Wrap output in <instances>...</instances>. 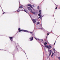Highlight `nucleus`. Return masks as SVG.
<instances>
[{"label": "nucleus", "mask_w": 60, "mask_h": 60, "mask_svg": "<svg viewBox=\"0 0 60 60\" xmlns=\"http://www.w3.org/2000/svg\"><path fill=\"white\" fill-rule=\"evenodd\" d=\"M35 38L36 39V40H37V39L36 38Z\"/></svg>", "instance_id": "nucleus-28"}, {"label": "nucleus", "mask_w": 60, "mask_h": 60, "mask_svg": "<svg viewBox=\"0 0 60 60\" xmlns=\"http://www.w3.org/2000/svg\"><path fill=\"white\" fill-rule=\"evenodd\" d=\"M51 53H49V56H50V55H51Z\"/></svg>", "instance_id": "nucleus-14"}, {"label": "nucleus", "mask_w": 60, "mask_h": 60, "mask_svg": "<svg viewBox=\"0 0 60 60\" xmlns=\"http://www.w3.org/2000/svg\"><path fill=\"white\" fill-rule=\"evenodd\" d=\"M37 20V19H33L32 20V21L34 23H35L36 21Z\"/></svg>", "instance_id": "nucleus-3"}, {"label": "nucleus", "mask_w": 60, "mask_h": 60, "mask_svg": "<svg viewBox=\"0 0 60 60\" xmlns=\"http://www.w3.org/2000/svg\"><path fill=\"white\" fill-rule=\"evenodd\" d=\"M56 42H55L54 43V45H55V43Z\"/></svg>", "instance_id": "nucleus-29"}, {"label": "nucleus", "mask_w": 60, "mask_h": 60, "mask_svg": "<svg viewBox=\"0 0 60 60\" xmlns=\"http://www.w3.org/2000/svg\"><path fill=\"white\" fill-rule=\"evenodd\" d=\"M27 8H28V10H30L31 13H32L34 14H36V13L34 12H33L32 11V10L31 9V8H30V7H27Z\"/></svg>", "instance_id": "nucleus-1"}, {"label": "nucleus", "mask_w": 60, "mask_h": 60, "mask_svg": "<svg viewBox=\"0 0 60 60\" xmlns=\"http://www.w3.org/2000/svg\"><path fill=\"white\" fill-rule=\"evenodd\" d=\"M54 54V53H52V55L51 56V57H52V56Z\"/></svg>", "instance_id": "nucleus-9"}, {"label": "nucleus", "mask_w": 60, "mask_h": 60, "mask_svg": "<svg viewBox=\"0 0 60 60\" xmlns=\"http://www.w3.org/2000/svg\"><path fill=\"white\" fill-rule=\"evenodd\" d=\"M30 7H31V8H33V7L32 6V5H31V6H30Z\"/></svg>", "instance_id": "nucleus-17"}, {"label": "nucleus", "mask_w": 60, "mask_h": 60, "mask_svg": "<svg viewBox=\"0 0 60 60\" xmlns=\"http://www.w3.org/2000/svg\"><path fill=\"white\" fill-rule=\"evenodd\" d=\"M33 7H34V5H33Z\"/></svg>", "instance_id": "nucleus-25"}, {"label": "nucleus", "mask_w": 60, "mask_h": 60, "mask_svg": "<svg viewBox=\"0 0 60 60\" xmlns=\"http://www.w3.org/2000/svg\"><path fill=\"white\" fill-rule=\"evenodd\" d=\"M20 11V10H17V11L18 12H19V11Z\"/></svg>", "instance_id": "nucleus-13"}, {"label": "nucleus", "mask_w": 60, "mask_h": 60, "mask_svg": "<svg viewBox=\"0 0 60 60\" xmlns=\"http://www.w3.org/2000/svg\"><path fill=\"white\" fill-rule=\"evenodd\" d=\"M40 19H41V15L40 14V17H39Z\"/></svg>", "instance_id": "nucleus-7"}, {"label": "nucleus", "mask_w": 60, "mask_h": 60, "mask_svg": "<svg viewBox=\"0 0 60 60\" xmlns=\"http://www.w3.org/2000/svg\"><path fill=\"white\" fill-rule=\"evenodd\" d=\"M33 32H30V33H31V34H32Z\"/></svg>", "instance_id": "nucleus-27"}, {"label": "nucleus", "mask_w": 60, "mask_h": 60, "mask_svg": "<svg viewBox=\"0 0 60 60\" xmlns=\"http://www.w3.org/2000/svg\"><path fill=\"white\" fill-rule=\"evenodd\" d=\"M41 41H43V39H41Z\"/></svg>", "instance_id": "nucleus-24"}, {"label": "nucleus", "mask_w": 60, "mask_h": 60, "mask_svg": "<svg viewBox=\"0 0 60 60\" xmlns=\"http://www.w3.org/2000/svg\"><path fill=\"white\" fill-rule=\"evenodd\" d=\"M45 47L47 48H48V46H45Z\"/></svg>", "instance_id": "nucleus-21"}, {"label": "nucleus", "mask_w": 60, "mask_h": 60, "mask_svg": "<svg viewBox=\"0 0 60 60\" xmlns=\"http://www.w3.org/2000/svg\"><path fill=\"white\" fill-rule=\"evenodd\" d=\"M40 14H40V13L38 14V16H40Z\"/></svg>", "instance_id": "nucleus-20"}, {"label": "nucleus", "mask_w": 60, "mask_h": 60, "mask_svg": "<svg viewBox=\"0 0 60 60\" xmlns=\"http://www.w3.org/2000/svg\"><path fill=\"white\" fill-rule=\"evenodd\" d=\"M37 8H38V9H39V6H38L37 7Z\"/></svg>", "instance_id": "nucleus-18"}, {"label": "nucleus", "mask_w": 60, "mask_h": 60, "mask_svg": "<svg viewBox=\"0 0 60 60\" xmlns=\"http://www.w3.org/2000/svg\"><path fill=\"white\" fill-rule=\"evenodd\" d=\"M20 29H21L20 28L18 29V30H19V32H20L21 31H24L25 32H29L28 31H27V30H20Z\"/></svg>", "instance_id": "nucleus-2"}, {"label": "nucleus", "mask_w": 60, "mask_h": 60, "mask_svg": "<svg viewBox=\"0 0 60 60\" xmlns=\"http://www.w3.org/2000/svg\"><path fill=\"white\" fill-rule=\"evenodd\" d=\"M48 48L49 49H50L51 48V47L50 45H49L48 46Z\"/></svg>", "instance_id": "nucleus-4"}, {"label": "nucleus", "mask_w": 60, "mask_h": 60, "mask_svg": "<svg viewBox=\"0 0 60 60\" xmlns=\"http://www.w3.org/2000/svg\"><path fill=\"white\" fill-rule=\"evenodd\" d=\"M28 6H29L30 7L31 6V5H30V4H28Z\"/></svg>", "instance_id": "nucleus-10"}, {"label": "nucleus", "mask_w": 60, "mask_h": 60, "mask_svg": "<svg viewBox=\"0 0 60 60\" xmlns=\"http://www.w3.org/2000/svg\"><path fill=\"white\" fill-rule=\"evenodd\" d=\"M54 50V51H55V49H53Z\"/></svg>", "instance_id": "nucleus-31"}, {"label": "nucleus", "mask_w": 60, "mask_h": 60, "mask_svg": "<svg viewBox=\"0 0 60 60\" xmlns=\"http://www.w3.org/2000/svg\"><path fill=\"white\" fill-rule=\"evenodd\" d=\"M4 14V12H3V14Z\"/></svg>", "instance_id": "nucleus-32"}, {"label": "nucleus", "mask_w": 60, "mask_h": 60, "mask_svg": "<svg viewBox=\"0 0 60 60\" xmlns=\"http://www.w3.org/2000/svg\"><path fill=\"white\" fill-rule=\"evenodd\" d=\"M41 10H40L39 12L40 13V15L41 14Z\"/></svg>", "instance_id": "nucleus-11"}, {"label": "nucleus", "mask_w": 60, "mask_h": 60, "mask_svg": "<svg viewBox=\"0 0 60 60\" xmlns=\"http://www.w3.org/2000/svg\"><path fill=\"white\" fill-rule=\"evenodd\" d=\"M40 18V17H38V19H39V18Z\"/></svg>", "instance_id": "nucleus-30"}, {"label": "nucleus", "mask_w": 60, "mask_h": 60, "mask_svg": "<svg viewBox=\"0 0 60 60\" xmlns=\"http://www.w3.org/2000/svg\"><path fill=\"white\" fill-rule=\"evenodd\" d=\"M39 22H37V24L38 25H39Z\"/></svg>", "instance_id": "nucleus-19"}, {"label": "nucleus", "mask_w": 60, "mask_h": 60, "mask_svg": "<svg viewBox=\"0 0 60 60\" xmlns=\"http://www.w3.org/2000/svg\"><path fill=\"white\" fill-rule=\"evenodd\" d=\"M58 58L59 59V60H60V57H58Z\"/></svg>", "instance_id": "nucleus-16"}, {"label": "nucleus", "mask_w": 60, "mask_h": 60, "mask_svg": "<svg viewBox=\"0 0 60 60\" xmlns=\"http://www.w3.org/2000/svg\"><path fill=\"white\" fill-rule=\"evenodd\" d=\"M24 11L25 12H27L26 11V10H24Z\"/></svg>", "instance_id": "nucleus-22"}, {"label": "nucleus", "mask_w": 60, "mask_h": 60, "mask_svg": "<svg viewBox=\"0 0 60 60\" xmlns=\"http://www.w3.org/2000/svg\"><path fill=\"white\" fill-rule=\"evenodd\" d=\"M49 34H48H48H47V35H49Z\"/></svg>", "instance_id": "nucleus-26"}, {"label": "nucleus", "mask_w": 60, "mask_h": 60, "mask_svg": "<svg viewBox=\"0 0 60 60\" xmlns=\"http://www.w3.org/2000/svg\"><path fill=\"white\" fill-rule=\"evenodd\" d=\"M22 8V6H20L19 7V8Z\"/></svg>", "instance_id": "nucleus-15"}, {"label": "nucleus", "mask_w": 60, "mask_h": 60, "mask_svg": "<svg viewBox=\"0 0 60 60\" xmlns=\"http://www.w3.org/2000/svg\"><path fill=\"white\" fill-rule=\"evenodd\" d=\"M49 52L50 53H51L52 52L51 50H50L49 51Z\"/></svg>", "instance_id": "nucleus-8"}, {"label": "nucleus", "mask_w": 60, "mask_h": 60, "mask_svg": "<svg viewBox=\"0 0 60 60\" xmlns=\"http://www.w3.org/2000/svg\"><path fill=\"white\" fill-rule=\"evenodd\" d=\"M10 40L11 41H12L13 40H12V39L13 38V37H10Z\"/></svg>", "instance_id": "nucleus-6"}, {"label": "nucleus", "mask_w": 60, "mask_h": 60, "mask_svg": "<svg viewBox=\"0 0 60 60\" xmlns=\"http://www.w3.org/2000/svg\"><path fill=\"white\" fill-rule=\"evenodd\" d=\"M29 38L30 39V41H32L33 40V37H32L31 38Z\"/></svg>", "instance_id": "nucleus-5"}, {"label": "nucleus", "mask_w": 60, "mask_h": 60, "mask_svg": "<svg viewBox=\"0 0 60 60\" xmlns=\"http://www.w3.org/2000/svg\"><path fill=\"white\" fill-rule=\"evenodd\" d=\"M47 44V42H45V43H44V45L45 46Z\"/></svg>", "instance_id": "nucleus-12"}, {"label": "nucleus", "mask_w": 60, "mask_h": 60, "mask_svg": "<svg viewBox=\"0 0 60 60\" xmlns=\"http://www.w3.org/2000/svg\"><path fill=\"white\" fill-rule=\"evenodd\" d=\"M57 8V7H56V8H55V9H56Z\"/></svg>", "instance_id": "nucleus-23"}]
</instances>
